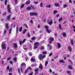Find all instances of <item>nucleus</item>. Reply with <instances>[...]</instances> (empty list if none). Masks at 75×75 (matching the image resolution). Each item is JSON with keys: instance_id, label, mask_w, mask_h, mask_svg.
Returning <instances> with one entry per match:
<instances>
[{"instance_id": "nucleus-25", "label": "nucleus", "mask_w": 75, "mask_h": 75, "mask_svg": "<svg viewBox=\"0 0 75 75\" xmlns=\"http://www.w3.org/2000/svg\"><path fill=\"white\" fill-rule=\"evenodd\" d=\"M40 6L41 7H43V4L41 2L40 4Z\"/></svg>"}, {"instance_id": "nucleus-29", "label": "nucleus", "mask_w": 75, "mask_h": 75, "mask_svg": "<svg viewBox=\"0 0 75 75\" xmlns=\"http://www.w3.org/2000/svg\"><path fill=\"white\" fill-rule=\"evenodd\" d=\"M38 48V46H35H35L33 47V48L34 49H36V48Z\"/></svg>"}, {"instance_id": "nucleus-61", "label": "nucleus", "mask_w": 75, "mask_h": 75, "mask_svg": "<svg viewBox=\"0 0 75 75\" xmlns=\"http://www.w3.org/2000/svg\"><path fill=\"white\" fill-rule=\"evenodd\" d=\"M31 66L32 67H35V64H32Z\"/></svg>"}, {"instance_id": "nucleus-41", "label": "nucleus", "mask_w": 75, "mask_h": 75, "mask_svg": "<svg viewBox=\"0 0 75 75\" xmlns=\"http://www.w3.org/2000/svg\"><path fill=\"white\" fill-rule=\"evenodd\" d=\"M30 3V1H28L26 2V4H29Z\"/></svg>"}, {"instance_id": "nucleus-5", "label": "nucleus", "mask_w": 75, "mask_h": 75, "mask_svg": "<svg viewBox=\"0 0 75 75\" xmlns=\"http://www.w3.org/2000/svg\"><path fill=\"white\" fill-rule=\"evenodd\" d=\"M47 49L49 50H51L52 49V48L51 45L50 44L47 45Z\"/></svg>"}, {"instance_id": "nucleus-19", "label": "nucleus", "mask_w": 75, "mask_h": 75, "mask_svg": "<svg viewBox=\"0 0 75 75\" xmlns=\"http://www.w3.org/2000/svg\"><path fill=\"white\" fill-rule=\"evenodd\" d=\"M6 32H7V30L6 29H5L4 31L3 34L4 35L6 34Z\"/></svg>"}, {"instance_id": "nucleus-18", "label": "nucleus", "mask_w": 75, "mask_h": 75, "mask_svg": "<svg viewBox=\"0 0 75 75\" xmlns=\"http://www.w3.org/2000/svg\"><path fill=\"white\" fill-rule=\"evenodd\" d=\"M25 65H26L25 63H23L21 64V67H22V66H25Z\"/></svg>"}, {"instance_id": "nucleus-9", "label": "nucleus", "mask_w": 75, "mask_h": 75, "mask_svg": "<svg viewBox=\"0 0 75 75\" xmlns=\"http://www.w3.org/2000/svg\"><path fill=\"white\" fill-rule=\"evenodd\" d=\"M11 17V15H9L8 16H7V20H9L10 19V17Z\"/></svg>"}, {"instance_id": "nucleus-55", "label": "nucleus", "mask_w": 75, "mask_h": 75, "mask_svg": "<svg viewBox=\"0 0 75 75\" xmlns=\"http://www.w3.org/2000/svg\"><path fill=\"white\" fill-rule=\"evenodd\" d=\"M52 55V53H50L49 54V57H51V55Z\"/></svg>"}, {"instance_id": "nucleus-1", "label": "nucleus", "mask_w": 75, "mask_h": 75, "mask_svg": "<svg viewBox=\"0 0 75 75\" xmlns=\"http://www.w3.org/2000/svg\"><path fill=\"white\" fill-rule=\"evenodd\" d=\"M30 16H38V13L36 12H31L30 13Z\"/></svg>"}, {"instance_id": "nucleus-31", "label": "nucleus", "mask_w": 75, "mask_h": 75, "mask_svg": "<svg viewBox=\"0 0 75 75\" xmlns=\"http://www.w3.org/2000/svg\"><path fill=\"white\" fill-rule=\"evenodd\" d=\"M38 71V68H37V69H35V72H36V74H37V71Z\"/></svg>"}, {"instance_id": "nucleus-20", "label": "nucleus", "mask_w": 75, "mask_h": 75, "mask_svg": "<svg viewBox=\"0 0 75 75\" xmlns=\"http://www.w3.org/2000/svg\"><path fill=\"white\" fill-rule=\"evenodd\" d=\"M20 45H21L23 44H24V42L23 41H19Z\"/></svg>"}, {"instance_id": "nucleus-33", "label": "nucleus", "mask_w": 75, "mask_h": 75, "mask_svg": "<svg viewBox=\"0 0 75 75\" xmlns=\"http://www.w3.org/2000/svg\"><path fill=\"white\" fill-rule=\"evenodd\" d=\"M31 40H32V41H34L35 39V37H33L31 38Z\"/></svg>"}, {"instance_id": "nucleus-40", "label": "nucleus", "mask_w": 75, "mask_h": 75, "mask_svg": "<svg viewBox=\"0 0 75 75\" xmlns=\"http://www.w3.org/2000/svg\"><path fill=\"white\" fill-rule=\"evenodd\" d=\"M14 1H15V4H17L18 3V1L17 0H14Z\"/></svg>"}, {"instance_id": "nucleus-46", "label": "nucleus", "mask_w": 75, "mask_h": 75, "mask_svg": "<svg viewBox=\"0 0 75 75\" xmlns=\"http://www.w3.org/2000/svg\"><path fill=\"white\" fill-rule=\"evenodd\" d=\"M24 25L25 26V27H26V28H28V26H27V24H24Z\"/></svg>"}, {"instance_id": "nucleus-13", "label": "nucleus", "mask_w": 75, "mask_h": 75, "mask_svg": "<svg viewBox=\"0 0 75 75\" xmlns=\"http://www.w3.org/2000/svg\"><path fill=\"white\" fill-rule=\"evenodd\" d=\"M39 44V43L38 42H35L34 44V45H35L36 46H38V45Z\"/></svg>"}, {"instance_id": "nucleus-24", "label": "nucleus", "mask_w": 75, "mask_h": 75, "mask_svg": "<svg viewBox=\"0 0 75 75\" xmlns=\"http://www.w3.org/2000/svg\"><path fill=\"white\" fill-rule=\"evenodd\" d=\"M62 35L64 37H66V33H63Z\"/></svg>"}, {"instance_id": "nucleus-50", "label": "nucleus", "mask_w": 75, "mask_h": 75, "mask_svg": "<svg viewBox=\"0 0 75 75\" xmlns=\"http://www.w3.org/2000/svg\"><path fill=\"white\" fill-rule=\"evenodd\" d=\"M69 3H72V1L71 0H69Z\"/></svg>"}, {"instance_id": "nucleus-4", "label": "nucleus", "mask_w": 75, "mask_h": 75, "mask_svg": "<svg viewBox=\"0 0 75 75\" xmlns=\"http://www.w3.org/2000/svg\"><path fill=\"white\" fill-rule=\"evenodd\" d=\"M49 44H51V43H52L53 41H54V39L52 37H50L49 38Z\"/></svg>"}, {"instance_id": "nucleus-42", "label": "nucleus", "mask_w": 75, "mask_h": 75, "mask_svg": "<svg viewBox=\"0 0 75 75\" xmlns=\"http://www.w3.org/2000/svg\"><path fill=\"white\" fill-rule=\"evenodd\" d=\"M67 74H70L71 73V71H70L67 70Z\"/></svg>"}, {"instance_id": "nucleus-34", "label": "nucleus", "mask_w": 75, "mask_h": 75, "mask_svg": "<svg viewBox=\"0 0 75 75\" xmlns=\"http://www.w3.org/2000/svg\"><path fill=\"white\" fill-rule=\"evenodd\" d=\"M44 49V46H43L40 48V50H43Z\"/></svg>"}, {"instance_id": "nucleus-48", "label": "nucleus", "mask_w": 75, "mask_h": 75, "mask_svg": "<svg viewBox=\"0 0 75 75\" xmlns=\"http://www.w3.org/2000/svg\"><path fill=\"white\" fill-rule=\"evenodd\" d=\"M11 71H12V69L11 68H10L9 69V72H11Z\"/></svg>"}, {"instance_id": "nucleus-52", "label": "nucleus", "mask_w": 75, "mask_h": 75, "mask_svg": "<svg viewBox=\"0 0 75 75\" xmlns=\"http://www.w3.org/2000/svg\"><path fill=\"white\" fill-rule=\"evenodd\" d=\"M18 27H17L16 28V33H18Z\"/></svg>"}, {"instance_id": "nucleus-63", "label": "nucleus", "mask_w": 75, "mask_h": 75, "mask_svg": "<svg viewBox=\"0 0 75 75\" xmlns=\"http://www.w3.org/2000/svg\"><path fill=\"white\" fill-rule=\"evenodd\" d=\"M29 75H33V72H31Z\"/></svg>"}, {"instance_id": "nucleus-10", "label": "nucleus", "mask_w": 75, "mask_h": 75, "mask_svg": "<svg viewBox=\"0 0 75 75\" xmlns=\"http://www.w3.org/2000/svg\"><path fill=\"white\" fill-rule=\"evenodd\" d=\"M54 6L55 7H59V4L58 3H55L54 4Z\"/></svg>"}, {"instance_id": "nucleus-17", "label": "nucleus", "mask_w": 75, "mask_h": 75, "mask_svg": "<svg viewBox=\"0 0 75 75\" xmlns=\"http://www.w3.org/2000/svg\"><path fill=\"white\" fill-rule=\"evenodd\" d=\"M59 28L60 30H62V25L61 24L59 25Z\"/></svg>"}, {"instance_id": "nucleus-39", "label": "nucleus", "mask_w": 75, "mask_h": 75, "mask_svg": "<svg viewBox=\"0 0 75 75\" xmlns=\"http://www.w3.org/2000/svg\"><path fill=\"white\" fill-rule=\"evenodd\" d=\"M28 69H26L25 70V74H27V72H28Z\"/></svg>"}, {"instance_id": "nucleus-11", "label": "nucleus", "mask_w": 75, "mask_h": 75, "mask_svg": "<svg viewBox=\"0 0 75 75\" xmlns=\"http://www.w3.org/2000/svg\"><path fill=\"white\" fill-rule=\"evenodd\" d=\"M14 47L15 48H17V43H14Z\"/></svg>"}, {"instance_id": "nucleus-49", "label": "nucleus", "mask_w": 75, "mask_h": 75, "mask_svg": "<svg viewBox=\"0 0 75 75\" xmlns=\"http://www.w3.org/2000/svg\"><path fill=\"white\" fill-rule=\"evenodd\" d=\"M27 30L26 29H25V30L23 32V34H25V31H27Z\"/></svg>"}, {"instance_id": "nucleus-53", "label": "nucleus", "mask_w": 75, "mask_h": 75, "mask_svg": "<svg viewBox=\"0 0 75 75\" xmlns=\"http://www.w3.org/2000/svg\"><path fill=\"white\" fill-rule=\"evenodd\" d=\"M20 68H19L18 70V72H19V74H20Z\"/></svg>"}, {"instance_id": "nucleus-22", "label": "nucleus", "mask_w": 75, "mask_h": 75, "mask_svg": "<svg viewBox=\"0 0 75 75\" xmlns=\"http://www.w3.org/2000/svg\"><path fill=\"white\" fill-rule=\"evenodd\" d=\"M68 49L69 50V51L71 52L72 51V48L70 46H69L68 47Z\"/></svg>"}, {"instance_id": "nucleus-3", "label": "nucleus", "mask_w": 75, "mask_h": 75, "mask_svg": "<svg viewBox=\"0 0 75 75\" xmlns=\"http://www.w3.org/2000/svg\"><path fill=\"white\" fill-rule=\"evenodd\" d=\"M49 28V27L48 26H45V28L47 32L48 33H50L51 32L50 31V30H49L48 29Z\"/></svg>"}, {"instance_id": "nucleus-27", "label": "nucleus", "mask_w": 75, "mask_h": 75, "mask_svg": "<svg viewBox=\"0 0 75 75\" xmlns=\"http://www.w3.org/2000/svg\"><path fill=\"white\" fill-rule=\"evenodd\" d=\"M42 53L43 54H47V52L45 51H43L42 52Z\"/></svg>"}, {"instance_id": "nucleus-60", "label": "nucleus", "mask_w": 75, "mask_h": 75, "mask_svg": "<svg viewBox=\"0 0 75 75\" xmlns=\"http://www.w3.org/2000/svg\"><path fill=\"white\" fill-rule=\"evenodd\" d=\"M16 20V19L14 18H12V20Z\"/></svg>"}, {"instance_id": "nucleus-28", "label": "nucleus", "mask_w": 75, "mask_h": 75, "mask_svg": "<svg viewBox=\"0 0 75 75\" xmlns=\"http://www.w3.org/2000/svg\"><path fill=\"white\" fill-rule=\"evenodd\" d=\"M24 5H25L24 4H22V5L21 6V8H23V7H24Z\"/></svg>"}, {"instance_id": "nucleus-62", "label": "nucleus", "mask_w": 75, "mask_h": 75, "mask_svg": "<svg viewBox=\"0 0 75 75\" xmlns=\"http://www.w3.org/2000/svg\"><path fill=\"white\" fill-rule=\"evenodd\" d=\"M6 12H4L3 13V15H6Z\"/></svg>"}, {"instance_id": "nucleus-8", "label": "nucleus", "mask_w": 75, "mask_h": 75, "mask_svg": "<svg viewBox=\"0 0 75 75\" xmlns=\"http://www.w3.org/2000/svg\"><path fill=\"white\" fill-rule=\"evenodd\" d=\"M39 68H40V69H43V67H42V65L41 64H40V65L39 66Z\"/></svg>"}, {"instance_id": "nucleus-15", "label": "nucleus", "mask_w": 75, "mask_h": 75, "mask_svg": "<svg viewBox=\"0 0 75 75\" xmlns=\"http://www.w3.org/2000/svg\"><path fill=\"white\" fill-rule=\"evenodd\" d=\"M9 27V26H8V25L7 23H6V28H7V30H8V29Z\"/></svg>"}, {"instance_id": "nucleus-30", "label": "nucleus", "mask_w": 75, "mask_h": 75, "mask_svg": "<svg viewBox=\"0 0 75 75\" xmlns=\"http://www.w3.org/2000/svg\"><path fill=\"white\" fill-rule=\"evenodd\" d=\"M22 29H23V27H21L19 29V31L20 32H21V31H22Z\"/></svg>"}, {"instance_id": "nucleus-43", "label": "nucleus", "mask_w": 75, "mask_h": 75, "mask_svg": "<svg viewBox=\"0 0 75 75\" xmlns=\"http://www.w3.org/2000/svg\"><path fill=\"white\" fill-rule=\"evenodd\" d=\"M28 54L29 55V56H32V54H31V52H29L28 53Z\"/></svg>"}, {"instance_id": "nucleus-32", "label": "nucleus", "mask_w": 75, "mask_h": 75, "mask_svg": "<svg viewBox=\"0 0 75 75\" xmlns=\"http://www.w3.org/2000/svg\"><path fill=\"white\" fill-rule=\"evenodd\" d=\"M68 68H69V69H73V68H72V67H71V66H69Z\"/></svg>"}, {"instance_id": "nucleus-59", "label": "nucleus", "mask_w": 75, "mask_h": 75, "mask_svg": "<svg viewBox=\"0 0 75 75\" xmlns=\"http://www.w3.org/2000/svg\"><path fill=\"white\" fill-rule=\"evenodd\" d=\"M40 25H38V28H40Z\"/></svg>"}, {"instance_id": "nucleus-7", "label": "nucleus", "mask_w": 75, "mask_h": 75, "mask_svg": "<svg viewBox=\"0 0 75 75\" xmlns=\"http://www.w3.org/2000/svg\"><path fill=\"white\" fill-rule=\"evenodd\" d=\"M1 47L2 48L4 49V50H5V49H6V44H3V43L2 44Z\"/></svg>"}, {"instance_id": "nucleus-6", "label": "nucleus", "mask_w": 75, "mask_h": 75, "mask_svg": "<svg viewBox=\"0 0 75 75\" xmlns=\"http://www.w3.org/2000/svg\"><path fill=\"white\" fill-rule=\"evenodd\" d=\"M8 11V13H11V11L10 10L11 8H10V5H8L7 6Z\"/></svg>"}, {"instance_id": "nucleus-12", "label": "nucleus", "mask_w": 75, "mask_h": 75, "mask_svg": "<svg viewBox=\"0 0 75 75\" xmlns=\"http://www.w3.org/2000/svg\"><path fill=\"white\" fill-rule=\"evenodd\" d=\"M26 9L27 10L30 11L31 10V7H28L26 8Z\"/></svg>"}, {"instance_id": "nucleus-56", "label": "nucleus", "mask_w": 75, "mask_h": 75, "mask_svg": "<svg viewBox=\"0 0 75 75\" xmlns=\"http://www.w3.org/2000/svg\"><path fill=\"white\" fill-rule=\"evenodd\" d=\"M26 41V39H25L23 40V42L24 43V42H25V41Z\"/></svg>"}, {"instance_id": "nucleus-16", "label": "nucleus", "mask_w": 75, "mask_h": 75, "mask_svg": "<svg viewBox=\"0 0 75 75\" xmlns=\"http://www.w3.org/2000/svg\"><path fill=\"white\" fill-rule=\"evenodd\" d=\"M13 59V61H14V62H17V58L16 57H15Z\"/></svg>"}, {"instance_id": "nucleus-2", "label": "nucleus", "mask_w": 75, "mask_h": 75, "mask_svg": "<svg viewBox=\"0 0 75 75\" xmlns=\"http://www.w3.org/2000/svg\"><path fill=\"white\" fill-rule=\"evenodd\" d=\"M39 59L40 60H42L43 58H44L45 57V55H43V56L41 54L39 55Z\"/></svg>"}, {"instance_id": "nucleus-21", "label": "nucleus", "mask_w": 75, "mask_h": 75, "mask_svg": "<svg viewBox=\"0 0 75 75\" xmlns=\"http://www.w3.org/2000/svg\"><path fill=\"white\" fill-rule=\"evenodd\" d=\"M31 61H33V62H35V59L34 58H32L31 59Z\"/></svg>"}, {"instance_id": "nucleus-54", "label": "nucleus", "mask_w": 75, "mask_h": 75, "mask_svg": "<svg viewBox=\"0 0 75 75\" xmlns=\"http://www.w3.org/2000/svg\"><path fill=\"white\" fill-rule=\"evenodd\" d=\"M10 59H11V57H10L9 58H7L8 61H10Z\"/></svg>"}, {"instance_id": "nucleus-44", "label": "nucleus", "mask_w": 75, "mask_h": 75, "mask_svg": "<svg viewBox=\"0 0 75 75\" xmlns=\"http://www.w3.org/2000/svg\"><path fill=\"white\" fill-rule=\"evenodd\" d=\"M62 18H60L59 19V22H60V21H62Z\"/></svg>"}, {"instance_id": "nucleus-47", "label": "nucleus", "mask_w": 75, "mask_h": 75, "mask_svg": "<svg viewBox=\"0 0 75 75\" xmlns=\"http://www.w3.org/2000/svg\"><path fill=\"white\" fill-rule=\"evenodd\" d=\"M64 8H67V5H64Z\"/></svg>"}, {"instance_id": "nucleus-23", "label": "nucleus", "mask_w": 75, "mask_h": 75, "mask_svg": "<svg viewBox=\"0 0 75 75\" xmlns=\"http://www.w3.org/2000/svg\"><path fill=\"white\" fill-rule=\"evenodd\" d=\"M49 24L52 25V21H50V22L49 23Z\"/></svg>"}, {"instance_id": "nucleus-51", "label": "nucleus", "mask_w": 75, "mask_h": 75, "mask_svg": "<svg viewBox=\"0 0 75 75\" xmlns=\"http://www.w3.org/2000/svg\"><path fill=\"white\" fill-rule=\"evenodd\" d=\"M6 69L7 70H9V69H10V67H9V66H8L6 68Z\"/></svg>"}, {"instance_id": "nucleus-14", "label": "nucleus", "mask_w": 75, "mask_h": 75, "mask_svg": "<svg viewBox=\"0 0 75 75\" xmlns=\"http://www.w3.org/2000/svg\"><path fill=\"white\" fill-rule=\"evenodd\" d=\"M61 44H60V43H58V48L59 49L60 48H61Z\"/></svg>"}, {"instance_id": "nucleus-57", "label": "nucleus", "mask_w": 75, "mask_h": 75, "mask_svg": "<svg viewBox=\"0 0 75 75\" xmlns=\"http://www.w3.org/2000/svg\"><path fill=\"white\" fill-rule=\"evenodd\" d=\"M27 69H28H28H30V70H31V67H28Z\"/></svg>"}, {"instance_id": "nucleus-35", "label": "nucleus", "mask_w": 75, "mask_h": 75, "mask_svg": "<svg viewBox=\"0 0 75 75\" xmlns=\"http://www.w3.org/2000/svg\"><path fill=\"white\" fill-rule=\"evenodd\" d=\"M60 63H64L65 62L63 60H61L60 61Z\"/></svg>"}, {"instance_id": "nucleus-37", "label": "nucleus", "mask_w": 75, "mask_h": 75, "mask_svg": "<svg viewBox=\"0 0 75 75\" xmlns=\"http://www.w3.org/2000/svg\"><path fill=\"white\" fill-rule=\"evenodd\" d=\"M48 61L46 62L45 64V66L46 67V66H47V65H48Z\"/></svg>"}, {"instance_id": "nucleus-45", "label": "nucleus", "mask_w": 75, "mask_h": 75, "mask_svg": "<svg viewBox=\"0 0 75 75\" xmlns=\"http://www.w3.org/2000/svg\"><path fill=\"white\" fill-rule=\"evenodd\" d=\"M27 35L28 37H30V33H29V32L28 33Z\"/></svg>"}, {"instance_id": "nucleus-36", "label": "nucleus", "mask_w": 75, "mask_h": 75, "mask_svg": "<svg viewBox=\"0 0 75 75\" xmlns=\"http://www.w3.org/2000/svg\"><path fill=\"white\" fill-rule=\"evenodd\" d=\"M7 0H6L5 1V5L6 6V5H7Z\"/></svg>"}, {"instance_id": "nucleus-38", "label": "nucleus", "mask_w": 75, "mask_h": 75, "mask_svg": "<svg viewBox=\"0 0 75 75\" xmlns=\"http://www.w3.org/2000/svg\"><path fill=\"white\" fill-rule=\"evenodd\" d=\"M57 12V11L54 10L53 11V14H56Z\"/></svg>"}, {"instance_id": "nucleus-58", "label": "nucleus", "mask_w": 75, "mask_h": 75, "mask_svg": "<svg viewBox=\"0 0 75 75\" xmlns=\"http://www.w3.org/2000/svg\"><path fill=\"white\" fill-rule=\"evenodd\" d=\"M30 22L31 23H32V24H33V20H30Z\"/></svg>"}, {"instance_id": "nucleus-26", "label": "nucleus", "mask_w": 75, "mask_h": 75, "mask_svg": "<svg viewBox=\"0 0 75 75\" xmlns=\"http://www.w3.org/2000/svg\"><path fill=\"white\" fill-rule=\"evenodd\" d=\"M71 45H74V42L73 41V40L71 39Z\"/></svg>"}, {"instance_id": "nucleus-64", "label": "nucleus", "mask_w": 75, "mask_h": 75, "mask_svg": "<svg viewBox=\"0 0 75 75\" xmlns=\"http://www.w3.org/2000/svg\"><path fill=\"white\" fill-rule=\"evenodd\" d=\"M67 23V21H65L64 23L63 24H65Z\"/></svg>"}]
</instances>
